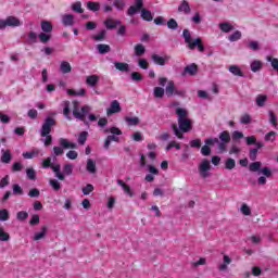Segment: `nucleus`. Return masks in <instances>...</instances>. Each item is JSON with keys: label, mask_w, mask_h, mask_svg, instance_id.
Segmentation results:
<instances>
[{"label": "nucleus", "mask_w": 278, "mask_h": 278, "mask_svg": "<svg viewBox=\"0 0 278 278\" xmlns=\"http://www.w3.org/2000/svg\"><path fill=\"white\" fill-rule=\"evenodd\" d=\"M62 23L65 27H73L75 25V16L73 14H65L62 16Z\"/></svg>", "instance_id": "2eb2a0df"}, {"label": "nucleus", "mask_w": 278, "mask_h": 278, "mask_svg": "<svg viewBox=\"0 0 278 278\" xmlns=\"http://www.w3.org/2000/svg\"><path fill=\"white\" fill-rule=\"evenodd\" d=\"M63 173L65 175H73V165H71V164L64 165Z\"/></svg>", "instance_id": "bf43d9fd"}, {"label": "nucleus", "mask_w": 278, "mask_h": 278, "mask_svg": "<svg viewBox=\"0 0 278 278\" xmlns=\"http://www.w3.org/2000/svg\"><path fill=\"white\" fill-rule=\"evenodd\" d=\"M72 10L74 12H77L78 14L84 13V9H81V2H75L74 4H72Z\"/></svg>", "instance_id": "8fccbe9b"}, {"label": "nucleus", "mask_w": 278, "mask_h": 278, "mask_svg": "<svg viewBox=\"0 0 278 278\" xmlns=\"http://www.w3.org/2000/svg\"><path fill=\"white\" fill-rule=\"evenodd\" d=\"M77 156H78V154L75 150H71L66 153V157L68 160H77Z\"/></svg>", "instance_id": "052dcab7"}, {"label": "nucleus", "mask_w": 278, "mask_h": 278, "mask_svg": "<svg viewBox=\"0 0 278 278\" xmlns=\"http://www.w3.org/2000/svg\"><path fill=\"white\" fill-rule=\"evenodd\" d=\"M126 0H114L113 5L116 10L122 11L125 10V5H127Z\"/></svg>", "instance_id": "58836bf2"}, {"label": "nucleus", "mask_w": 278, "mask_h": 278, "mask_svg": "<svg viewBox=\"0 0 278 278\" xmlns=\"http://www.w3.org/2000/svg\"><path fill=\"white\" fill-rule=\"evenodd\" d=\"M97 49H98L99 53H101V54L110 53V46L109 45L100 43V45L97 46Z\"/></svg>", "instance_id": "a18cd8bd"}, {"label": "nucleus", "mask_w": 278, "mask_h": 278, "mask_svg": "<svg viewBox=\"0 0 278 278\" xmlns=\"http://www.w3.org/2000/svg\"><path fill=\"white\" fill-rule=\"evenodd\" d=\"M28 216H29V213H27L25 211H20L16 214L17 220H27Z\"/></svg>", "instance_id": "3c124183"}, {"label": "nucleus", "mask_w": 278, "mask_h": 278, "mask_svg": "<svg viewBox=\"0 0 278 278\" xmlns=\"http://www.w3.org/2000/svg\"><path fill=\"white\" fill-rule=\"evenodd\" d=\"M225 166H226L227 170H233V168H236V160H233V159H228V160L225 162Z\"/></svg>", "instance_id": "49530a36"}, {"label": "nucleus", "mask_w": 278, "mask_h": 278, "mask_svg": "<svg viewBox=\"0 0 278 278\" xmlns=\"http://www.w3.org/2000/svg\"><path fill=\"white\" fill-rule=\"evenodd\" d=\"M104 134H112L106 137L111 142H118V136H123V131L118 127L105 128Z\"/></svg>", "instance_id": "423d86ee"}, {"label": "nucleus", "mask_w": 278, "mask_h": 278, "mask_svg": "<svg viewBox=\"0 0 278 278\" xmlns=\"http://www.w3.org/2000/svg\"><path fill=\"white\" fill-rule=\"evenodd\" d=\"M92 38H93V40H97L98 42L105 40V30H101L98 35L92 36Z\"/></svg>", "instance_id": "6e6d98bb"}, {"label": "nucleus", "mask_w": 278, "mask_h": 278, "mask_svg": "<svg viewBox=\"0 0 278 278\" xmlns=\"http://www.w3.org/2000/svg\"><path fill=\"white\" fill-rule=\"evenodd\" d=\"M114 66L117 71L122 73H129V64L123 62H114Z\"/></svg>", "instance_id": "393cba45"}, {"label": "nucleus", "mask_w": 278, "mask_h": 278, "mask_svg": "<svg viewBox=\"0 0 278 278\" xmlns=\"http://www.w3.org/2000/svg\"><path fill=\"white\" fill-rule=\"evenodd\" d=\"M60 71H61V73L66 75V74L71 73V71H73V67L71 66V63H68V61H62L60 64Z\"/></svg>", "instance_id": "b1692460"}, {"label": "nucleus", "mask_w": 278, "mask_h": 278, "mask_svg": "<svg viewBox=\"0 0 278 278\" xmlns=\"http://www.w3.org/2000/svg\"><path fill=\"white\" fill-rule=\"evenodd\" d=\"M154 97L156 99H162V97H164V88L162 87H155L154 88Z\"/></svg>", "instance_id": "09e8293b"}, {"label": "nucleus", "mask_w": 278, "mask_h": 278, "mask_svg": "<svg viewBox=\"0 0 278 278\" xmlns=\"http://www.w3.org/2000/svg\"><path fill=\"white\" fill-rule=\"evenodd\" d=\"M141 18L143 21L151 22V21H153V13H151V11H149L147 9H142L141 10Z\"/></svg>", "instance_id": "c756f323"}, {"label": "nucleus", "mask_w": 278, "mask_h": 278, "mask_svg": "<svg viewBox=\"0 0 278 278\" xmlns=\"http://www.w3.org/2000/svg\"><path fill=\"white\" fill-rule=\"evenodd\" d=\"M168 60H170V56L168 55H164V56H160L159 54L152 55V61L154 62V64H157L159 66H164V64H166Z\"/></svg>", "instance_id": "9b49d317"}, {"label": "nucleus", "mask_w": 278, "mask_h": 278, "mask_svg": "<svg viewBox=\"0 0 278 278\" xmlns=\"http://www.w3.org/2000/svg\"><path fill=\"white\" fill-rule=\"evenodd\" d=\"M53 164H51V157H47L42 161V168H51Z\"/></svg>", "instance_id": "69168bd1"}, {"label": "nucleus", "mask_w": 278, "mask_h": 278, "mask_svg": "<svg viewBox=\"0 0 278 278\" xmlns=\"http://www.w3.org/2000/svg\"><path fill=\"white\" fill-rule=\"evenodd\" d=\"M239 211L241 212V214L243 216H251V214H252L251 206H249V204H247V203L241 204Z\"/></svg>", "instance_id": "c85d7f7f"}, {"label": "nucleus", "mask_w": 278, "mask_h": 278, "mask_svg": "<svg viewBox=\"0 0 278 278\" xmlns=\"http://www.w3.org/2000/svg\"><path fill=\"white\" fill-rule=\"evenodd\" d=\"M242 38V31L236 30L230 36H228L229 42H238Z\"/></svg>", "instance_id": "2f4dec72"}, {"label": "nucleus", "mask_w": 278, "mask_h": 278, "mask_svg": "<svg viewBox=\"0 0 278 278\" xmlns=\"http://www.w3.org/2000/svg\"><path fill=\"white\" fill-rule=\"evenodd\" d=\"M87 170L88 173H91V175H94L97 173V163L92 159H89L87 161Z\"/></svg>", "instance_id": "cd10ccee"}, {"label": "nucleus", "mask_w": 278, "mask_h": 278, "mask_svg": "<svg viewBox=\"0 0 278 278\" xmlns=\"http://www.w3.org/2000/svg\"><path fill=\"white\" fill-rule=\"evenodd\" d=\"M92 111L90 105H84L79 109V102L73 101V116L77 118V121H86L87 114Z\"/></svg>", "instance_id": "20e7f679"}, {"label": "nucleus", "mask_w": 278, "mask_h": 278, "mask_svg": "<svg viewBox=\"0 0 278 278\" xmlns=\"http://www.w3.org/2000/svg\"><path fill=\"white\" fill-rule=\"evenodd\" d=\"M71 102L65 101L64 102V110H63V114L65 116V118H67L68 121H71Z\"/></svg>", "instance_id": "a19ab883"}, {"label": "nucleus", "mask_w": 278, "mask_h": 278, "mask_svg": "<svg viewBox=\"0 0 278 278\" xmlns=\"http://www.w3.org/2000/svg\"><path fill=\"white\" fill-rule=\"evenodd\" d=\"M0 220L1 223H5V220H10V211L7 208L0 210Z\"/></svg>", "instance_id": "4c0bfd02"}, {"label": "nucleus", "mask_w": 278, "mask_h": 278, "mask_svg": "<svg viewBox=\"0 0 278 278\" xmlns=\"http://www.w3.org/2000/svg\"><path fill=\"white\" fill-rule=\"evenodd\" d=\"M260 168H262V162H254V163L250 164L251 173H257V170H260Z\"/></svg>", "instance_id": "de8ad7c7"}, {"label": "nucleus", "mask_w": 278, "mask_h": 278, "mask_svg": "<svg viewBox=\"0 0 278 278\" xmlns=\"http://www.w3.org/2000/svg\"><path fill=\"white\" fill-rule=\"evenodd\" d=\"M23 25V22L18 20V17L15 16H9L7 17V26L8 27H21Z\"/></svg>", "instance_id": "dca6fc26"}, {"label": "nucleus", "mask_w": 278, "mask_h": 278, "mask_svg": "<svg viewBox=\"0 0 278 278\" xmlns=\"http://www.w3.org/2000/svg\"><path fill=\"white\" fill-rule=\"evenodd\" d=\"M245 142L248 146L255 144L257 142V138H255V136L247 137Z\"/></svg>", "instance_id": "338daca9"}, {"label": "nucleus", "mask_w": 278, "mask_h": 278, "mask_svg": "<svg viewBox=\"0 0 278 278\" xmlns=\"http://www.w3.org/2000/svg\"><path fill=\"white\" fill-rule=\"evenodd\" d=\"M87 9L91 12H99V10H101V4L99 2L89 1L87 2Z\"/></svg>", "instance_id": "72a5a7b5"}, {"label": "nucleus", "mask_w": 278, "mask_h": 278, "mask_svg": "<svg viewBox=\"0 0 278 278\" xmlns=\"http://www.w3.org/2000/svg\"><path fill=\"white\" fill-rule=\"evenodd\" d=\"M219 29L224 34H229V31H233L236 27L230 22H223V23H219Z\"/></svg>", "instance_id": "4468645a"}, {"label": "nucleus", "mask_w": 278, "mask_h": 278, "mask_svg": "<svg viewBox=\"0 0 278 278\" xmlns=\"http://www.w3.org/2000/svg\"><path fill=\"white\" fill-rule=\"evenodd\" d=\"M11 170H12V173H18V172L23 170V164L21 162L13 163Z\"/></svg>", "instance_id": "603ef678"}, {"label": "nucleus", "mask_w": 278, "mask_h": 278, "mask_svg": "<svg viewBox=\"0 0 278 278\" xmlns=\"http://www.w3.org/2000/svg\"><path fill=\"white\" fill-rule=\"evenodd\" d=\"M22 155L24 160H34V157H38V155H43V153L40 152V149H33L29 152H24Z\"/></svg>", "instance_id": "f8f14e48"}, {"label": "nucleus", "mask_w": 278, "mask_h": 278, "mask_svg": "<svg viewBox=\"0 0 278 278\" xmlns=\"http://www.w3.org/2000/svg\"><path fill=\"white\" fill-rule=\"evenodd\" d=\"M229 264H231V257L229 255L225 254L223 258V263L218 265V270L220 273H227L229 270Z\"/></svg>", "instance_id": "9d476101"}, {"label": "nucleus", "mask_w": 278, "mask_h": 278, "mask_svg": "<svg viewBox=\"0 0 278 278\" xmlns=\"http://www.w3.org/2000/svg\"><path fill=\"white\" fill-rule=\"evenodd\" d=\"M199 71V68L197 67V65L195 64H191V65H187L186 67H185V71H184V73H182V75H194L197 72Z\"/></svg>", "instance_id": "a878e982"}, {"label": "nucleus", "mask_w": 278, "mask_h": 278, "mask_svg": "<svg viewBox=\"0 0 278 278\" xmlns=\"http://www.w3.org/2000/svg\"><path fill=\"white\" fill-rule=\"evenodd\" d=\"M176 114L178 116L179 128L175 124L172 127L175 136H177V138L181 140V138H184V135L181 134V131L184 134H188V131L192 129V122L188 119V111H186L185 109L178 108L176 110Z\"/></svg>", "instance_id": "f257e3e1"}, {"label": "nucleus", "mask_w": 278, "mask_h": 278, "mask_svg": "<svg viewBox=\"0 0 278 278\" xmlns=\"http://www.w3.org/2000/svg\"><path fill=\"white\" fill-rule=\"evenodd\" d=\"M250 68L252 71V73H257V72H260L261 68H264V63L260 60H253L250 63Z\"/></svg>", "instance_id": "412c9836"}, {"label": "nucleus", "mask_w": 278, "mask_h": 278, "mask_svg": "<svg viewBox=\"0 0 278 278\" xmlns=\"http://www.w3.org/2000/svg\"><path fill=\"white\" fill-rule=\"evenodd\" d=\"M53 173H55V177L59 178L61 181H64V174L60 172V164L51 166Z\"/></svg>", "instance_id": "c9c22d12"}, {"label": "nucleus", "mask_w": 278, "mask_h": 278, "mask_svg": "<svg viewBox=\"0 0 278 278\" xmlns=\"http://www.w3.org/2000/svg\"><path fill=\"white\" fill-rule=\"evenodd\" d=\"M53 125H55V119L47 117L41 127V136L42 138H46L43 140L46 147H49V144H51L52 138L49 134H51V127H53Z\"/></svg>", "instance_id": "7ed1b4c3"}, {"label": "nucleus", "mask_w": 278, "mask_h": 278, "mask_svg": "<svg viewBox=\"0 0 278 278\" xmlns=\"http://www.w3.org/2000/svg\"><path fill=\"white\" fill-rule=\"evenodd\" d=\"M228 71L229 73H231V75H235V77H244L242 70L238 65H230L228 67Z\"/></svg>", "instance_id": "4be33fe9"}, {"label": "nucleus", "mask_w": 278, "mask_h": 278, "mask_svg": "<svg viewBox=\"0 0 278 278\" xmlns=\"http://www.w3.org/2000/svg\"><path fill=\"white\" fill-rule=\"evenodd\" d=\"M100 79H101V77H99V75H97V74L89 75L86 77V84H87V86L94 88V86H97V84H99Z\"/></svg>", "instance_id": "ddd939ff"}, {"label": "nucleus", "mask_w": 278, "mask_h": 278, "mask_svg": "<svg viewBox=\"0 0 278 278\" xmlns=\"http://www.w3.org/2000/svg\"><path fill=\"white\" fill-rule=\"evenodd\" d=\"M10 240V233L5 232V230L0 227V242H8Z\"/></svg>", "instance_id": "37998d69"}, {"label": "nucleus", "mask_w": 278, "mask_h": 278, "mask_svg": "<svg viewBox=\"0 0 278 278\" xmlns=\"http://www.w3.org/2000/svg\"><path fill=\"white\" fill-rule=\"evenodd\" d=\"M92 190H94V186L87 185L86 187L83 188V194L88 197V194H90V192H92Z\"/></svg>", "instance_id": "13d9d810"}, {"label": "nucleus", "mask_w": 278, "mask_h": 278, "mask_svg": "<svg viewBox=\"0 0 278 278\" xmlns=\"http://www.w3.org/2000/svg\"><path fill=\"white\" fill-rule=\"evenodd\" d=\"M26 175L28 179H31V180L36 179V170L34 168H27Z\"/></svg>", "instance_id": "4d7b16f0"}, {"label": "nucleus", "mask_w": 278, "mask_h": 278, "mask_svg": "<svg viewBox=\"0 0 278 278\" xmlns=\"http://www.w3.org/2000/svg\"><path fill=\"white\" fill-rule=\"evenodd\" d=\"M211 169H212V164L210 163V160L204 159L199 165V173L201 177H203L204 179L210 177Z\"/></svg>", "instance_id": "0eeeda50"}, {"label": "nucleus", "mask_w": 278, "mask_h": 278, "mask_svg": "<svg viewBox=\"0 0 278 278\" xmlns=\"http://www.w3.org/2000/svg\"><path fill=\"white\" fill-rule=\"evenodd\" d=\"M177 21H175L174 18L169 20L167 22V27L168 29H177Z\"/></svg>", "instance_id": "0e129e2a"}, {"label": "nucleus", "mask_w": 278, "mask_h": 278, "mask_svg": "<svg viewBox=\"0 0 278 278\" xmlns=\"http://www.w3.org/2000/svg\"><path fill=\"white\" fill-rule=\"evenodd\" d=\"M165 92L167 97H173V94H176L177 97H184V94H186V91L175 88V83L173 80L167 81Z\"/></svg>", "instance_id": "39448f33"}, {"label": "nucleus", "mask_w": 278, "mask_h": 278, "mask_svg": "<svg viewBox=\"0 0 278 278\" xmlns=\"http://www.w3.org/2000/svg\"><path fill=\"white\" fill-rule=\"evenodd\" d=\"M125 121H126L128 127H136L140 123V118H138V117L126 116Z\"/></svg>", "instance_id": "7c9ffc66"}, {"label": "nucleus", "mask_w": 278, "mask_h": 278, "mask_svg": "<svg viewBox=\"0 0 278 278\" xmlns=\"http://www.w3.org/2000/svg\"><path fill=\"white\" fill-rule=\"evenodd\" d=\"M266 101H268V96L266 94H258L256 97V105L258 108H264V105H266Z\"/></svg>", "instance_id": "bb28decb"}, {"label": "nucleus", "mask_w": 278, "mask_h": 278, "mask_svg": "<svg viewBox=\"0 0 278 278\" xmlns=\"http://www.w3.org/2000/svg\"><path fill=\"white\" fill-rule=\"evenodd\" d=\"M59 144H60L63 149H77V143L71 142L68 139H65V138H61V139L59 140Z\"/></svg>", "instance_id": "a211bd4d"}, {"label": "nucleus", "mask_w": 278, "mask_h": 278, "mask_svg": "<svg viewBox=\"0 0 278 278\" xmlns=\"http://www.w3.org/2000/svg\"><path fill=\"white\" fill-rule=\"evenodd\" d=\"M275 138H277V134L275 131H270L265 136V140L268 141H274Z\"/></svg>", "instance_id": "680f3d73"}, {"label": "nucleus", "mask_w": 278, "mask_h": 278, "mask_svg": "<svg viewBox=\"0 0 278 278\" xmlns=\"http://www.w3.org/2000/svg\"><path fill=\"white\" fill-rule=\"evenodd\" d=\"M88 140V131H83L78 136V144H86V141Z\"/></svg>", "instance_id": "c03bdc74"}, {"label": "nucleus", "mask_w": 278, "mask_h": 278, "mask_svg": "<svg viewBox=\"0 0 278 278\" xmlns=\"http://www.w3.org/2000/svg\"><path fill=\"white\" fill-rule=\"evenodd\" d=\"M179 12H185V14H189L190 12V4L188 1H182V3L178 7Z\"/></svg>", "instance_id": "ea45409f"}, {"label": "nucleus", "mask_w": 278, "mask_h": 278, "mask_svg": "<svg viewBox=\"0 0 278 278\" xmlns=\"http://www.w3.org/2000/svg\"><path fill=\"white\" fill-rule=\"evenodd\" d=\"M117 185L121 186V188L124 190L125 194H128V197H134V191H131V187H129V185L125 184V181L117 180Z\"/></svg>", "instance_id": "5701e85b"}, {"label": "nucleus", "mask_w": 278, "mask_h": 278, "mask_svg": "<svg viewBox=\"0 0 278 278\" xmlns=\"http://www.w3.org/2000/svg\"><path fill=\"white\" fill-rule=\"evenodd\" d=\"M13 194H23V188L20 185H13Z\"/></svg>", "instance_id": "774afa93"}, {"label": "nucleus", "mask_w": 278, "mask_h": 278, "mask_svg": "<svg viewBox=\"0 0 278 278\" xmlns=\"http://www.w3.org/2000/svg\"><path fill=\"white\" fill-rule=\"evenodd\" d=\"M146 49H144V46H142V43H138L136 47H135V53L136 55H143Z\"/></svg>", "instance_id": "864d4df0"}, {"label": "nucleus", "mask_w": 278, "mask_h": 278, "mask_svg": "<svg viewBox=\"0 0 278 278\" xmlns=\"http://www.w3.org/2000/svg\"><path fill=\"white\" fill-rule=\"evenodd\" d=\"M40 42L47 43L51 40V34L49 33H41L38 36Z\"/></svg>", "instance_id": "79ce46f5"}, {"label": "nucleus", "mask_w": 278, "mask_h": 278, "mask_svg": "<svg viewBox=\"0 0 278 278\" xmlns=\"http://www.w3.org/2000/svg\"><path fill=\"white\" fill-rule=\"evenodd\" d=\"M240 123L241 125H249V123H251V115L248 113L243 114L240 118Z\"/></svg>", "instance_id": "5fc2aeb1"}, {"label": "nucleus", "mask_w": 278, "mask_h": 278, "mask_svg": "<svg viewBox=\"0 0 278 278\" xmlns=\"http://www.w3.org/2000/svg\"><path fill=\"white\" fill-rule=\"evenodd\" d=\"M50 186L53 188V190H60L61 185L56 179H50Z\"/></svg>", "instance_id": "e2e57ef3"}, {"label": "nucleus", "mask_w": 278, "mask_h": 278, "mask_svg": "<svg viewBox=\"0 0 278 278\" xmlns=\"http://www.w3.org/2000/svg\"><path fill=\"white\" fill-rule=\"evenodd\" d=\"M212 144H218V138H210V139L205 140V146H203L201 149L202 155L206 156L212 153V149H210V147H212Z\"/></svg>", "instance_id": "6e6552de"}, {"label": "nucleus", "mask_w": 278, "mask_h": 278, "mask_svg": "<svg viewBox=\"0 0 278 278\" xmlns=\"http://www.w3.org/2000/svg\"><path fill=\"white\" fill-rule=\"evenodd\" d=\"M41 29L46 34H51V31H53V25H51V22L43 21L41 22Z\"/></svg>", "instance_id": "473e14b6"}, {"label": "nucleus", "mask_w": 278, "mask_h": 278, "mask_svg": "<svg viewBox=\"0 0 278 278\" xmlns=\"http://www.w3.org/2000/svg\"><path fill=\"white\" fill-rule=\"evenodd\" d=\"M219 140H222V142L227 144L231 140V135H229V131L225 130V131L220 132Z\"/></svg>", "instance_id": "e433bc0d"}, {"label": "nucleus", "mask_w": 278, "mask_h": 278, "mask_svg": "<svg viewBox=\"0 0 278 278\" xmlns=\"http://www.w3.org/2000/svg\"><path fill=\"white\" fill-rule=\"evenodd\" d=\"M118 112H121V103L117 100H114L106 110V114L108 116H112V114H118Z\"/></svg>", "instance_id": "1a4fd4ad"}, {"label": "nucleus", "mask_w": 278, "mask_h": 278, "mask_svg": "<svg viewBox=\"0 0 278 278\" xmlns=\"http://www.w3.org/2000/svg\"><path fill=\"white\" fill-rule=\"evenodd\" d=\"M47 231H48L47 226L41 227L40 231L35 232L33 240L35 242H38V240H43V238H47Z\"/></svg>", "instance_id": "6ab92c4d"}, {"label": "nucleus", "mask_w": 278, "mask_h": 278, "mask_svg": "<svg viewBox=\"0 0 278 278\" xmlns=\"http://www.w3.org/2000/svg\"><path fill=\"white\" fill-rule=\"evenodd\" d=\"M182 36L185 38V42L189 46V49L194 50L198 47V51L203 53L205 51V47L203 46L201 38H197L192 41V35H190V30L185 29L182 31Z\"/></svg>", "instance_id": "f03ea898"}, {"label": "nucleus", "mask_w": 278, "mask_h": 278, "mask_svg": "<svg viewBox=\"0 0 278 278\" xmlns=\"http://www.w3.org/2000/svg\"><path fill=\"white\" fill-rule=\"evenodd\" d=\"M104 25H105L106 29H116V27H118V25H121V21L113 20V18H106L104 21Z\"/></svg>", "instance_id": "aec40b11"}, {"label": "nucleus", "mask_w": 278, "mask_h": 278, "mask_svg": "<svg viewBox=\"0 0 278 278\" xmlns=\"http://www.w3.org/2000/svg\"><path fill=\"white\" fill-rule=\"evenodd\" d=\"M1 153L0 162L2 164H10L12 162V152L10 150H2Z\"/></svg>", "instance_id": "f3484780"}, {"label": "nucleus", "mask_w": 278, "mask_h": 278, "mask_svg": "<svg viewBox=\"0 0 278 278\" xmlns=\"http://www.w3.org/2000/svg\"><path fill=\"white\" fill-rule=\"evenodd\" d=\"M67 94H70L71 97H84L86 94V89L81 88L78 91L67 89Z\"/></svg>", "instance_id": "f704fd0d"}]
</instances>
